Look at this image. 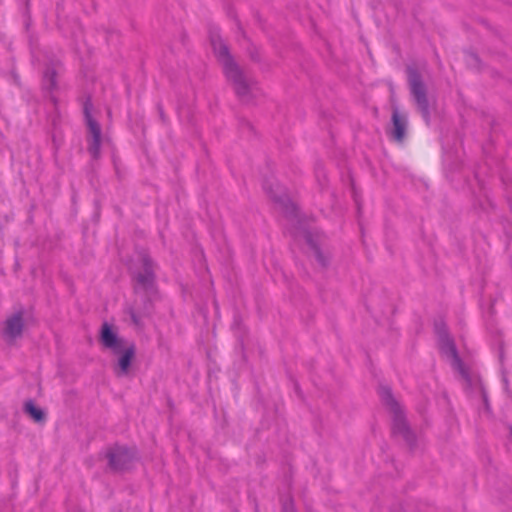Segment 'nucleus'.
Returning <instances> with one entry per match:
<instances>
[{"mask_svg":"<svg viewBox=\"0 0 512 512\" xmlns=\"http://www.w3.org/2000/svg\"><path fill=\"white\" fill-rule=\"evenodd\" d=\"M210 41L214 54L222 64L225 76L233 83L237 95L241 99H247L252 94L256 83L233 61L226 44L219 35L211 34Z\"/></svg>","mask_w":512,"mask_h":512,"instance_id":"1","label":"nucleus"},{"mask_svg":"<svg viewBox=\"0 0 512 512\" xmlns=\"http://www.w3.org/2000/svg\"><path fill=\"white\" fill-rule=\"evenodd\" d=\"M379 395L382 402L389 408L393 416L392 430L401 436L410 446L414 443V434L409 429L399 403L394 399L388 387H380Z\"/></svg>","mask_w":512,"mask_h":512,"instance_id":"2","label":"nucleus"},{"mask_svg":"<svg viewBox=\"0 0 512 512\" xmlns=\"http://www.w3.org/2000/svg\"><path fill=\"white\" fill-rule=\"evenodd\" d=\"M408 80L410 84L411 93L417 103L419 110L422 113L426 122H429V107L426 97L425 86L422 83L420 75L413 68L408 69Z\"/></svg>","mask_w":512,"mask_h":512,"instance_id":"3","label":"nucleus"},{"mask_svg":"<svg viewBox=\"0 0 512 512\" xmlns=\"http://www.w3.org/2000/svg\"><path fill=\"white\" fill-rule=\"evenodd\" d=\"M99 340L102 346L113 354H120L130 344L120 337L115 328L107 322L101 326Z\"/></svg>","mask_w":512,"mask_h":512,"instance_id":"4","label":"nucleus"},{"mask_svg":"<svg viewBox=\"0 0 512 512\" xmlns=\"http://www.w3.org/2000/svg\"><path fill=\"white\" fill-rule=\"evenodd\" d=\"M91 104L86 103L84 106V113L86 123L89 131V152L93 158H98L100 155L101 148V127L96 120H94L90 114Z\"/></svg>","mask_w":512,"mask_h":512,"instance_id":"5","label":"nucleus"},{"mask_svg":"<svg viewBox=\"0 0 512 512\" xmlns=\"http://www.w3.org/2000/svg\"><path fill=\"white\" fill-rule=\"evenodd\" d=\"M107 457L112 469L124 470L130 466L134 459V453L126 447L115 446L109 450Z\"/></svg>","mask_w":512,"mask_h":512,"instance_id":"6","label":"nucleus"},{"mask_svg":"<svg viewBox=\"0 0 512 512\" xmlns=\"http://www.w3.org/2000/svg\"><path fill=\"white\" fill-rule=\"evenodd\" d=\"M436 329L438 333L439 347L441 353L451 360L453 366H455L458 369H461L462 363L457 354V350L452 339L448 336L444 328L437 326Z\"/></svg>","mask_w":512,"mask_h":512,"instance_id":"7","label":"nucleus"},{"mask_svg":"<svg viewBox=\"0 0 512 512\" xmlns=\"http://www.w3.org/2000/svg\"><path fill=\"white\" fill-rule=\"evenodd\" d=\"M118 355H119V359H118V365H117L116 374L118 376L127 375L128 372H129V368H130L132 359L135 356V346H134V344H129Z\"/></svg>","mask_w":512,"mask_h":512,"instance_id":"8","label":"nucleus"},{"mask_svg":"<svg viewBox=\"0 0 512 512\" xmlns=\"http://www.w3.org/2000/svg\"><path fill=\"white\" fill-rule=\"evenodd\" d=\"M23 329L22 313L18 312L7 319L4 329V335L9 340H13L21 335Z\"/></svg>","mask_w":512,"mask_h":512,"instance_id":"9","label":"nucleus"},{"mask_svg":"<svg viewBox=\"0 0 512 512\" xmlns=\"http://www.w3.org/2000/svg\"><path fill=\"white\" fill-rule=\"evenodd\" d=\"M392 123V136L396 141L401 142L405 136L407 119L405 116L401 115L397 109H394L392 114Z\"/></svg>","mask_w":512,"mask_h":512,"instance_id":"10","label":"nucleus"},{"mask_svg":"<svg viewBox=\"0 0 512 512\" xmlns=\"http://www.w3.org/2000/svg\"><path fill=\"white\" fill-rule=\"evenodd\" d=\"M152 264L149 259H144V272L137 275V282L144 288H149L153 284Z\"/></svg>","mask_w":512,"mask_h":512,"instance_id":"11","label":"nucleus"},{"mask_svg":"<svg viewBox=\"0 0 512 512\" xmlns=\"http://www.w3.org/2000/svg\"><path fill=\"white\" fill-rule=\"evenodd\" d=\"M24 411L27 413L35 422H42L45 419L44 411L35 406L32 400L25 402Z\"/></svg>","mask_w":512,"mask_h":512,"instance_id":"12","label":"nucleus"},{"mask_svg":"<svg viewBox=\"0 0 512 512\" xmlns=\"http://www.w3.org/2000/svg\"><path fill=\"white\" fill-rule=\"evenodd\" d=\"M56 71L52 68H47L43 76V85L46 89L52 90L56 87Z\"/></svg>","mask_w":512,"mask_h":512,"instance_id":"13","label":"nucleus"},{"mask_svg":"<svg viewBox=\"0 0 512 512\" xmlns=\"http://www.w3.org/2000/svg\"><path fill=\"white\" fill-rule=\"evenodd\" d=\"M284 512H294L292 507H285Z\"/></svg>","mask_w":512,"mask_h":512,"instance_id":"14","label":"nucleus"},{"mask_svg":"<svg viewBox=\"0 0 512 512\" xmlns=\"http://www.w3.org/2000/svg\"><path fill=\"white\" fill-rule=\"evenodd\" d=\"M316 254H317L318 261L322 262V257L318 250H316Z\"/></svg>","mask_w":512,"mask_h":512,"instance_id":"15","label":"nucleus"}]
</instances>
